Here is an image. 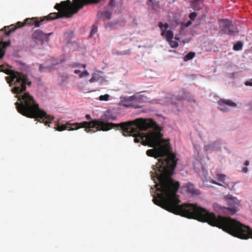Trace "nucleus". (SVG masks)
Returning <instances> with one entry per match:
<instances>
[{"instance_id":"1","label":"nucleus","mask_w":252,"mask_h":252,"mask_svg":"<svg viewBox=\"0 0 252 252\" xmlns=\"http://www.w3.org/2000/svg\"><path fill=\"white\" fill-rule=\"evenodd\" d=\"M116 119V117L107 110L99 119L89 122L73 124L67 122L65 124H63L59 120L55 124V129L62 131L66 129L74 130L84 128L85 131L89 133L98 130L108 131L115 126L120 128L123 135L134 137L135 143L141 142L144 145L154 148L146 152L147 156L158 159L156 164L153 166V170L151 172V178L155 184V189L153 187L150 189L154 204L173 214L207 222L233 236L243 239H248V226L240 221L230 217L220 215L217 216L196 205L180 204L181 201L176 193L180 187L179 183L171 178L175 173L178 159L175 154L164 143L160 132L156 130L144 132L148 130L149 126L145 122L140 119L119 125L109 122Z\"/></svg>"},{"instance_id":"2","label":"nucleus","mask_w":252,"mask_h":252,"mask_svg":"<svg viewBox=\"0 0 252 252\" xmlns=\"http://www.w3.org/2000/svg\"><path fill=\"white\" fill-rule=\"evenodd\" d=\"M53 34V32L48 33L43 32L42 31L37 30L32 34V42L36 43L37 46L47 44L49 39V36Z\"/></svg>"},{"instance_id":"3","label":"nucleus","mask_w":252,"mask_h":252,"mask_svg":"<svg viewBox=\"0 0 252 252\" xmlns=\"http://www.w3.org/2000/svg\"><path fill=\"white\" fill-rule=\"evenodd\" d=\"M221 31L225 34L235 35L238 32V29L228 20H221L220 21Z\"/></svg>"},{"instance_id":"4","label":"nucleus","mask_w":252,"mask_h":252,"mask_svg":"<svg viewBox=\"0 0 252 252\" xmlns=\"http://www.w3.org/2000/svg\"><path fill=\"white\" fill-rule=\"evenodd\" d=\"M182 95L174 96L172 95L170 98H167V101L170 102L171 104L177 108L178 110H179L180 107V102L183 100H189V93L185 90H182Z\"/></svg>"},{"instance_id":"5","label":"nucleus","mask_w":252,"mask_h":252,"mask_svg":"<svg viewBox=\"0 0 252 252\" xmlns=\"http://www.w3.org/2000/svg\"><path fill=\"white\" fill-rule=\"evenodd\" d=\"M225 199L227 203L228 207L227 209H224L226 211H228L230 215H233L237 212V207L239 204V201L236 197L231 195H227Z\"/></svg>"},{"instance_id":"6","label":"nucleus","mask_w":252,"mask_h":252,"mask_svg":"<svg viewBox=\"0 0 252 252\" xmlns=\"http://www.w3.org/2000/svg\"><path fill=\"white\" fill-rule=\"evenodd\" d=\"M218 104V109L223 112H228L231 108L238 107L237 104L230 99H220Z\"/></svg>"},{"instance_id":"7","label":"nucleus","mask_w":252,"mask_h":252,"mask_svg":"<svg viewBox=\"0 0 252 252\" xmlns=\"http://www.w3.org/2000/svg\"><path fill=\"white\" fill-rule=\"evenodd\" d=\"M194 169L196 172L198 173L203 177L202 179L203 181V184L202 186H208V185L207 184V183L208 182V179L207 178L208 172L205 166L200 163L198 164L197 165L195 164L194 165Z\"/></svg>"},{"instance_id":"8","label":"nucleus","mask_w":252,"mask_h":252,"mask_svg":"<svg viewBox=\"0 0 252 252\" xmlns=\"http://www.w3.org/2000/svg\"><path fill=\"white\" fill-rule=\"evenodd\" d=\"M120 105L126 108H138L140 106L139 104H135L133 100H131L130 96H122L120 97Z\"/></svg>"},{"instance_id":"9","label":"nucleus","mask_w":252,"mask_h":252,"mask_svg":"<svg viewBox=\"0 0 252 252\" xmlns=\"http://www.w3.org/2000/svg\"><path fill=\"white\" fill-rule=\"evenodd\" d=\"M222 143L221 140H217L212 143L204 145V150L206 152L219 150L220 149Z\"/></svg>"},{"instance_id":"10","label":"nucleus","mask_w":252,"mask_h":252,"mask_svg":"<svg viewBox=\"0 0 252 252\" xmlns=\"http://www.w3.org/2000/svg\"><path fill=\"white\" fill-rule=\"evenodd\" d=\"M89 82L91 83L94 82H97L102 84L106 82V77L104 75L103 72L99 71L92 74V78L89 80Z\"/></svg>"},{"instance_id":"11","label":"nucleus","mask_w":252,"mask_h":252,"mask_svg":"<svg viewBox=\"0 0 252 252\" xmlns=\"http://www.w3.org/2000/svg\"><path fill=\"white\" fill-rule=\"evenodd\" d=\"M126 24V22L123 20H118L114 22L108 23L105 26V28H109L110 30L115 29L117 28V25L119 26H124Z\"/></svg>"},{"instance_id":"12","label":"nucleus","mask_w":252,"mask_h":252,"mask_svg":"<svg viewBox=\"0 0 252 252\" xmlns=\"http://www.w3.org/2000/svg\"><path fill=\"white\" fill-rule=\"evenodd\" d=\"M131 100H133L134 102L138 103L146 102L148 101L147 96L143 94H140L139 93H136L135 94L130 96Z\"/></svg>"},{"instance_id":"13","label":"nucleus","mask_w":252,"mask_h":252,"mask_svg":"<svg viewBox=\"0 0 252 252\" xmlns=\"http://www.w3.org/2000/svg\"><path fill=\"white\" fill-rule=\"evenodd\" d=\"M190 2L191 7L194 11H199L203 6V0H192Z\"/></svg>"},{"instance_id":"14","label":"nucleus","mask_w":252,"mask_h":252,"mask_svg":"<svg viewBox=\"0 0 252 252\" xmlns=\"http://www.w3.org/2000/svg\"><path fill=\"white\" fill-rule=\"evenodd\" d=\"M187 191L191 195H198L201 193L200 190L196 189L193 185L191 183H188L186 186Z\"/></svg>"},{"instance_id":"15","label":"nucleus","mask_w":252,"mask_h":252,"mask_svg":"<svg viewBox=\"0 0 252 252\" xmlns=\"http://www.w3.org/2000/svg\"><path fill=\"white\" fill-rule=\"evenodd\" d=\"M112 13L108 11V10H106L103 12H101L97 14V18L98 20L103 19H107L110 20L111 18Z\"/></svg>"},{"instance_id":"16","label":"nucleus","mask_w":252,"mask_h":252,"mask_svg":"<svg viewBox=\"0 0 252 252\" xmlns=\"http://www.w3.org/2000/svg\"><path fill=\"white\" fill-rule=\"evenodd\" d=\"M213 208L214 210L220 214H230L228 211H226L224 209H227V207L221 206L218 203L213 204Z\"/></svg>"},{"instance_id":"17","label":"nucleus","mask_w":252,"mask_h":252,"mask_svg":"<svg viewBox=\"0 0 252 252\" xmlns=\"http://www.w3.org/2000/svg\"><path fill=\"white\" fill-rule=\"evenodd\" d=\"M158 26L161 31V35L163 36L166 32H167V29L168 28L169 26L166 23L163 24L162 22H160L159 23Z\"/></svg>"},{"instance_id":"18","label":"nucleus","mask_w":252,"mask_h":252,"mask_svg":"<svg viewBox=\"0 0 252 252\" xmlns=\"http://www.w3.org/2000/svg\"><path fill=\"white\" fill-rule=\"evenodd\" d=\"M173 32L171 30H168L162 36L165 38L167 42H170V41L173 39Z\"/></svg>"},{"instance_id":"19","label":"nucleus","mask_w":252,"mask_h":252,"mask_svg":"<svg viewBox=\"0 0 252 252\" xmlns=\"http://www.w3.org/2000/svg\"><path fill=\"white\" fill-rule=\"evenodd\" d=\"M243 45V43L241 41H238L234 44L233 49L234 51H240L242 49Z\"/></svg>"},{"instance_id":"20","label":"nucleus","mask_w":252,"mask_h":252,"mask_svg":"<svg viewBox=\"0 0 252 252\" xmlns=\"http://www.w3.org/2000/svg\"><path fill=\"white\" fill-rule=\"evenodd\" d=\"M194 55L195 53L194 52H189L184 56V60L186 62L190 60L194 57Z\"/></svg>"},{"instance_id":"21","label":"nucleus","mask_w":252,"mask_h":252,"mask_svg":"<svg viewBox=\"0 0 252 252\" xmlns=\"http://www.w3.org/2000/svg\"><path fill=\"white\" fill-rule=\"evenodd\" d=\"M53 66L51 65H44L43 64H40L39 66V71L42 72L43 71L44 69H47L48 70H50L53 69Z\"/></svg>"},{"instance_id":"22","label":"nucleus","mask_w":252,"mask_h":252,"mask_svg":"<svg viewBox=\"0 0 252 252\" xmlns=\"http://www.w3.org/2000/svg\"><path fill=\"white\" fill-rule=\"evenodd\" d=\"M226 178V176L223 174H217V179L220 182H222L223 183L224 181L225 180Z\"/></svg>"},{"instance_id":"23","label":"nucleus","mask_w":252,"mask_h":252,"mask_svg":"<svg viewBox=\"0 0 252 252\" xmlns=\"http://www.w3.org/2000/svg\"><path fill=\"white\" fill-rule=\"evenodd\" d=\"M110 97L108 94H105L104 95H101L99 97V100L100 101H107Z\"/></svg>"},{"instance_id":"24","label":"nucleus","mask_w":252,"mask_h":252,"mask_svg":"<svg viewBox=\"0 0 252 252\" xmlns=\"http://www.w3.org/2000/svg\"><path fill=\"white\" fill-rule=\"evenodd\" d=\"M249 165V161L248 160H246L245 161L244 163V167L243 168L242 171L244 173H247L248 172V168L247 166Z\"/></svg>"},{"instance_id":"25","label":"nucleus","mask_w":252,"mask_h":252,"mask_svg":"<svg viewBox=\"0 0 252 252\" xmlns=\"http://www.w3.org/2000/svg\"><path fill=\"white\" fill-rule=\"evenodd\" d=\"M89 75V73L87 70H84L83 71H81V72L80 73L79 76V78H82L84 77H87Z\"/></svg>"},{"instance_id":"26","label":"nucleus","mask_w":252,"mask_h":252,"mask_svg":"<svg viewBox=\"0 0 252 252\" xmlns=\"http://www.w3.org/2000/svg\"><path fill=\"white\" fill-rule=\"evenodd\" d=\"M170 46L172 47V48H175V47H177V46H178V43L177 42V41H173L172 39L171 40V41H170V42H168Z\"/></svg>"},{"instance_id":"27","label":"nucleus","mask_w":252,"mask_h":252,"mask_svg":"<svg viewBox=\"0 0 252 252\" xmlns=\"http://www.w3.org/2000/svg\"><path fill=\"white\" fill-rule=\"evenodd\" d=\"M197 16V13L195 12H191L189 15V18L190 21H193Z\"/></svg>"},{"instance_id":"28","label":"nucleus","mask_w":252,"mask_h":252,"mask_svg":"<svg viewBox=\"0 0 252 252\" xmlns=\"http://www.w3.org/2000/svg\"><path fill=\"white\" fill-rule=\"evenodd\" d=\"M74 41L72 40L71 39H69L66 42V45L67 47H69L70 45L73 44Z\"/></svg>"},{"instance_id":"29","label":"nucleus","mask_w":252,"mask_h":252,"mask_svg":"<svg viewBox=\"0 0 252 252\" xmlns=\"http://www.w3.org/2000/svg\"><path fill=\"white\" fill-rule=\"evenodd\" d=\"M97 28L96 27L93 26V29L91 32L90 36H92L94 33L95 32H97Z\"/></svg>"},{"instance_id":"30","label":"nucleus","mask_w":252,"mask_h":252,"mask_svg":"<svg viewBox=\"0 0 252 252\" xmlns=\"http://www.w3.org/2000/svg\"><path fill=\"white\" fill-rule=\"evenodd\" d=\"M72 67H79L81 66V64L78 63H73L70 65Z\"/></svg>"},{"instance_id":"31","label":"nucleus","mask_w":252,"mask_h":252,"mask_svg":"<svg viewBox=\"0 0 252 252\" xmlns=\"http://www.w3.org/2000/svg\"><path fill=\"white\" fill-rule=\"evenodd\" d=\"M62 61H60V62H59V61H52V64H51V66H53V68H54V66H55L56 65H57V64H59L60 63H62Z\"/></svg>"},{"instance_id":"32","label":"nucleus","mask_w":252,"mask_h":252,"mask_svg":"<svg viewBox=\"0 0 252 252\" xmlns=\"http://www.w3.org/2000/svg\"><path fill=\"white\" fill-rule=\"evenodd\" d=\"M245 85L246 86H249L252 87V80L246 81L245 83Z\"/></svg>"},{"instance_id":"33","label":"nucleus","mask_w":252,"mask_h":252,"mask_svg":"<svg viewBox=\"0 0 252 252\" xmlns=\"http://www.w3.org/2000/svg\"><path fill=\"white\" fill-rule=\"evenodd\" d=\"M108 5L110 6H115V0H110Z\"/></svg>"},{"instance_id":"34","label":"nucleus","mask_w":252,"mask_h":252,"mask_svg":"<svg viewBox=\"0 0 252 252\" xmlns=\"http://www.w3.org/2000/svg\"><path fill=\"white\" fill-rule=\"evenodd\" d=\"M209 181L214 184H216V185H219V186H221V185L215 181H214L212 179H209Z\"/></svg>"},{"instance_id":"35","label":"nucleus","mask_w":252,"mask_h":252,"mask_svg":"<svg viewBox=\"0 0 252 252\" xmlns=\"http://www.w3.org/2000/svg\"><path fill=\"white\" fill-rule=\"evenodd\" d=\"M85 118L87 120H91V119H92V118H91V115L90 114L86 115Z\"/></svg>"},{"instance_id":"36","label":"nucleus","mask_w":252,"mask_h":252,"mask_svg":"<svg viewBox=\"0 0 252 252\" xmlns=\"http://www.w3.org/2000/svg\"><path fill=\"white\" fill-rule=\"evenodd\" d=\"M74 72L75 74H79V75L81 71L80 70L76 69L74 70Z\"/></svg>"},{"instance_id":"37","label":"nucleus","mask_w":252,"mask_h":252,"mask_svg":"<svg viewBox=\"0 0 252 252\" xmlns=\"http://www.w3.org/2000/svg\"><path fill=\"white\" fill-rule=\"evenodd\" d=\"M150 3L153 4V0H148L147 4L150 5Z\"/></svg>"},{"instance_id":"38","label":"nucleus","mask_w":252,"mask_h":252,"mask_svg":"<svg viewBox=\"0 0 252 252\" xmlns=\"http://www.w3.org/2000/svg\"><path fill=\"white\" fill-rule=\"evenodd\" d=\"M127 54V52L126 51L121 52V53H120V55H126Z\"/></svg>"},{"instance_id":"39","label":"nucleus","mask_w":252,"mask_h":252,"mask_svg":"<svg viewBox=\"0 0 252 252\" xmlns=\"http://www.w3.org/2000/svg\"><path fill=\"white\" fill-rule=\"evenodd\" d=\"M81 66H82V67L85 68L86 67V64H81Z\"/></svg>"},{"instance_id":"40","label":"nucleus","mask_w":252,"mask_h":252,"mask_svg":"<svg viewBox=\"0 0 252 252\" xmlns=\"http://www.w3.org/2000/svg\"><path fill=\"white\" fill-rule=\"evenodd\" d=\"M191 21L190 20V21L188 22V23H187V26H189L191 23Z\"/></svg>"},{"instance_id":"41","label":"nucleus","mask_w":252,"mask_h":252,"mask_svg":"<svg viewBox=\"0 0 252 252\" xmlns=\"http://www.w3.org/2000/svg\"><path fill=\"white\" fill-rule=\"evenodd\" d=\"M157 115H158V116H159V117H162V115H161V114H157Z\"/></svg>"},{"instance_id":"42","label":"nucleus","mask_w":252,"mask_h":252,"mask_svg":"<svg viewBox=\"0 0 252 252\" xmlns=\"http://www.w3.org/2000/svg\"><path fill=\"white\" fill-rule=\"evenodd\" d=\"M175 39H177V40H179V39L178 38H177L176 37H175Z\"/></svg>"}]
</instances>
